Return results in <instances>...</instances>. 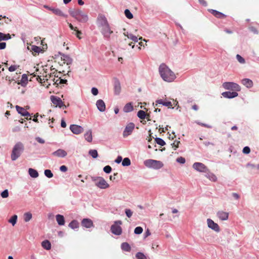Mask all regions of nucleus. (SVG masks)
Listing matches in <instances>:
<instances>
[{"label": "nucleus", "instance_id": "1", "mask_svg": "<svg viewBox=\"0 0 259 259\" xmlns=\"http://www.w3.org/2000/svg\"><path fill=\"white\" fill-rule=\"evenodd\" d=\"M159 72L162 79L166 82H172L176 78L174 72L164 63L160 65Z\"/></svg>", "mask_w": 259, "mask_h": 259}, {"label": "nucleus", "instance_id": "2", "mask_svg": "<svg viewBox=\"0 0 259 259\" xmlns=\"http://www.w3.org/2000/svg\"><path fill=\"white\" fill-rule=\"evenodd\" d=\"M24 151V145L21 142H18L14 146L11 154L12 161L17 160Z\"/></svg>", "mask_w": 259, "mask_h": 259}, {"label": "nucleus", "instance_id": "3", "mask_svg": "<svg viewBox=\"0 0 259 259\" xmlns=\"http://www.w3.org/2000/svg\"><path fill=\"white\" fill-rule=\"evenodd\" d=\"M144 164L146 167L154 169H159L163 166L161 161L151 159L145 160Z\"/></svg>", "mask_w": 259, "mask_h": 259}, {"label": "nucleus", "instance_id": "4", "mask_svg": "<svg viewBox=\"0 0 259 259\" xmlns=\"http://www.w3.org/2000/svg\"><path fill=\"white\" fill-rule=\"evenodd\" d=\"M91 179L93 182H95V185L100 189H105L109 187V185L103 177H92Z\"/></svg>", "mask_w": 259, "mask_h": 259}, {"label": "nucleus", "instance_id": "5", "mask_svg": "<svg viewBox=\"0 0 259 259\" xmlns=\"http://www.w3.org/2000/svg\"><path fill=\"white\" fill-rule=\"evenodd\" d=\"M222 87L227 90H232L236 92L241 91V87L237 83L234 82H225L223 83Z\"/></svg>", "mask_w": 259, "mask_h": 259}, {"label": "nucleus", "instance_id": "6", "mask_svg": "<svg viewBox=\"0 0 259 259\" xmlns=\"http://www.w3.org/2000/svg\"><path fill=\"white\" fill-rule=\"evenodd\" d=\"M122 224L121 221H116L114 224L111 226L110 230L112 234L115 235H120L122 233V228L120 226Z\"/></svg>", "mask_w": 259, "mask_h": 259}, {"label": "nucleus", "instance_id": "7", "mask_svg": "<svg viewBox=\"0 0 259 259\" xmlns=\"http://www.w3.org/2000/svg\"><path fill=\"white\" fill-rule=\"evenodd\" d=\"M192 167L194 169L199 172H207L208 171V168L201 162H195Z\"/></svg>", "mask_w": 259, "mask_h": 259}, {"label": "nucleus", "instance_id": "8", "mask_svg": "<svg viewBox=\"0 0 259 259\" xmlns=\"http://www.w3.org/2000/svg\"><path fill=\"white\" fill-rule=\"evenodd\" d=\"M102 34L103 35L105 39L109 40L110 37V34L113 33V31L111 30L109 24L102 27L101 31Z\"/></svg>", "mask_w": 259, "mask_h": 259}, {"label": "nucleus", "instance_id": "9", "mask_svg": "<svg viewBox=\"0 0 259 259\" xmlns=\"http://www.w3.org/2000/svg\"><path fill=\"white\" fill-rule=\"evenodd\" d=\"M51 100L53 104L55 105L56 106L59 107V108H61L62 107H64L65 108H66V106L64 105L62 100L60 98L58 97L51 96Z\"/></svg>", "mask_w": 259, "mask_h": 259}, {"label": "nucleus", "instance_id": "10", "mask_svg": "<svg viewBox=\"0 0 259 259\" xmlns=\"http://www.w3.org/2000/svg\"><path fill=\"white\" fill-rule=\"evenodd\" d=\"M135 128V124L133 122L128 123L125 126L123 132V137H126L130 135Z\"/></svg>", "mask_w": 259, "mask_h": 259}, {"label": "nucleus", "instance_id": "11", "mask_svg": "<svg viewBox=\"0 0 259 259\" xmlns=\"http://www.w3.org/2000/svg\"><path fill=\"white\" fill-rule=\"evenodd\" d=\"M114 92L116 95H118L121 92V84L119 79L114 77L113 78Z\"/></svg>", "mask_w": 259, "mask_h": 259}, {"label": "nucleus", "instance_id": "12", "mask_svg": "<svg viewBox=\"0 0 259 259\" xmlns=\"http://www.w3.org/2000/svg\"><path fill=\"white\" fill-rule=\"evenodd\" d=\"M207 223L208 227L216 232H219L220 229L218 224L214 222L213 220L210 219H207Z\"/></svg>", "mask_w": 259, "mask_h": 259}, {"label": "nucleus", "instance_id": "13", "mask_svg": "<svg viewBox=\"0 0 259 259\" xmlns=\"http://www.w3.org/2000/svg\"><path fill=\"white\" fill-rule=\"evenodd\" d=\"M70 131L75 135H78L83 132V128L80 125L71 124L70 126Z\"/></svg>", "mask_w": 259, "mask_h": 259}, {"label": "nucleus", "instance_id": "14", "mask_svg": "<svg viewBox=\"0 0 259 259\" xmlns=\"http://www.w3.org/2000/svg\"><path fill=\"white\" fill-rule=\"evenodd\" d=\"M97 24L99 27H103L109 24L106 17L103 15H99L97 18Z\"/></svg>", "mask_w": 259, "mask_h": 259}, {"label": "nucleus", "instance_id": "15", "mask_svg": "<svg viewBox=\"0 0 259 259\" xmlns=\"http://www.w3.org/2000/svg\"><path fill=\"white\" fill-rule=\"evenodd\" d=\"M81 225L82 227L90 229L94 227L93 222L90 219L85 218L82 220Z\"/></svg>", "mask_w": 259, "mask_h": 259}, {"label": "nucleus", "instance_id": "16", "mask_svg": "<svg viewBox=\"0 0 259 259\" xmlns=\"http://www.w3.org/2000/svg\"><path fill=\"white\" fill-rule=\"evenodd\" d=\"M222 95L225 98L233 99L238 96V94L236 91L230 92L226 91L222 93Z\"/></svg>", "mask_w": 259, "mask_h": 259}, {"label": "nucleus", "instance_id": "17", "mask_svg": "<svg viewBox=\"0 0 259 259\" xmlns=\"http://www.w3.org/2000/svg\"><path fill=\"white\" fill-rule=\"evenodd\" d=\"M52 154L58 157L64 158L67 155V153L63 149H59L53 152Z\"/></svg>", "mask_w": 259, "mask_h": 259}, {"label": "nucleus", "instance_id": "18", "mask_svg": "<svg viewBox=\"0 0 259 259\" xmlns=\"http://www.w3.org/2000/svg\"><path fill=\"white\" fill-rule=\"evenodd\" d=\"M81 12V10L80 9H70L69 10V13L72 17L76 19L77 20H78V19L79 17V15L80 14V13Z\"/></svg>", "mask_w": 259, "mask_h": 259}, {"label": "nucleus", "instance_id": "19", "mask_svg": "<svg viewBox=\"0 0 259 259\" xmlns=\"http://www.w3.org/2000/svg\"><path fill=\"white\" fill-rule=\"evenodd\" d=\"M96 106H97L98 109L100 112H103L105 111L106 105H105V103L103 100H102L101 99H99V100H97L96 102Z\"/></svg>", "mask_w": 259, "mask_h": 259}, {"label": "nucleus", "instance_id": "20", "mask_svg": "<svg viewBox=\"0 0 259 259\" xmlns=\"http://www.w3.org/2000/svg\"><path fill=\"white\" fill-rule=\"evenodd\" d=\"M16 109L19 114L22 116H28L30 115V113L27 111L24 108L18 105L16 106Z\"/></svg>", "mask_w": 259, "mask_h": 259}, {"label": "nucleus", "instance_id": "21", "mask_svg": "<svg viewBox=\"0 0 259 259\" xmlns=\"http://www.w3.org/2000/svg\"><path fill=\"white\" fill-rule=\"evenodd\" d=\"M208 11L217 18L221 19L226 17V15L218 11L209 9Z\"/></svg>", "mask_w": 259, "mask_h": 259}, {"label": "nucleus", "instance_id": "22", "mask_svg": "<svg viewBox=\"0 0 259 259\" xmlns=\"http://www.w3.org/2000/svg\"><path fill=\"white\" fill-rule=\"evenodd\" d=\"M61 55V58L62 60L64 61V63H66L67 65H70L72 62V58L68 55H65L64 54H62L59 53Z\"/></svg>", "mask_w": 259, "mask_h": 259}, {"label": "nucleus", "instance_id": "23", "mask_svg": "<svg viewBox=\"0 0 259 259\" xmlns=\"http://www.w3.org/2000/svg\"><path fill=\"white\" fill-rule=\"evenodd\" d=\"M217 217L222 221H226L228 219L229 213L223 211H219L217 213Z\"/></svg>", "mask_w": 259, "mask_h": 259}, {"label": "nucleus", "instance_id": "24", "mask_svg": "<svg viewBox=\"0 0 259 259\" xmlns=\"http://www.w3.org/2000/svg\"><path fill=\"white\" fill-rule=\"evenodd\" d=\"M241 83L247 88L250 89L253 87V81L249 78H244L241 80Z\"/></svg>", "mask_w": 259, "mask_h": 259}, {"label": "nucleus", "instance_id": "25", "mask_svg": "<svg viewBox=\"0 0 259 259\" xmlns=\"http://www.w3.org/2000/svg\"><path fill=\"white\" fill-rule=\"evenodd\" d=\"M161 104L163 106L168 107V108H174V107H171L172 104L170 101H164L162 99H159L156 101L155 105L157 106V104Z\"/></svg>", "mask_w": 259, "mask_h": 259}, {"label": "nucleus", "instance_id": "26", "mask_svg": "<svg viewBox=\"0 0 259 259\" xmlns=\"http://www.w3.org/2000/svg\"><path fill=\"white\" fill-rule=\"evenodd\" d=\"M88 19L89 18L88 15L81 11L77 21L81 23H85L88 21Z\"/></svg>", "mask_w": 259, "mask_h": 259}, {"label": "nucleus", "instance_id": "27", "mask_svg": "<svg viewBox=\"0 0 259 259\" xmlns=\"http://www.w3.org/2000/svg\"><path fill=\"white\" fill-rule=\"evenodd\" d=\"M123 34L128 38L132 40L135 42H137L138 41L139 39L140 40V39H142V37H140L139 38H138V37L136 36V35H134V34H132L131 33H128V32H127L126 33L124 32Z\"/></svg>", "mask_w": 259, "mask_h": 259}, {"label": "nucleus", "instance_id": "28", "mask_svg": "<svg viewBox=\"0 0 259 259\" xmlns=\"http://www.w3.org/2000/svg\"><path fill=\"white\" fill-rule=\"evenodd\" d=\"M56 221L57 222V223L60 226H63L65 224V221L64 217L62 214H57L56 215Z\"/></svg>", "mask_w": 259, "mask_h": 259}, {"label": "nucleus", "instance_id": "29", "mask_svg": "<svg viewBox=\"0 0 259 259\" xmlns=\"http://www.w3.org/2000/svg\"><path fill=\"white\" fill-rule=\"evenodd\" d=\"M84 138L88 142H91L93 140L92 132L91 130H88L84 135Z\"/></svg>", "mask_w": 259, "mask_h": 259}, {"label": "nucleus", "instance_id": "30", "mask_svg": "<svg viewBox=\"0 0 259 259\" xmlns=\"http://www.w3.org/2000/svg\"><path fill=\"white\" fill-rule=\"evenodd\" d=\"M137 116L141 119H144L145 118L147 119L148 120H149V115H147L145 112L143 110H139L137 113Z\"/></svg>", "mask_w": 259, "mask_h": 259}, {"label": "nucleus", "instance_id": "31", "mask_svg": "<svg viewBox=\"0 0 259 259\" xmlns=\"http://www.w3.org/2000/svg\"><path fill=\"white\" fill-rule=\"evenodd\" d=\"M133 106L131 102L128 103L124 106L123 111L125 113H128L133 110Z\"/></svg>", "mask_w": 259, "mask_h": 259}, {"label": "nucleus", "instance_id": "32", "mask_svg": "<svg viewBox=\"0 0 259 259\" xmlns=\"http://www.w3.org/2000/svg\"><path fill=\"white\" fill-rule=\"evenodd\" d=\"M28 173L30 176L32 178H36L38 177V172L35 169L29 168L28 169Z\"/></svg>", "mask_w": 259, "mask_h": 259}, {"label": "nucleus", "instance_id": "33", "mask_svg": "<svg viewBox=\"0 0 259 259\" xmlns=\"http://www.w3.org/2000/svg\"><path fill=\"white\" fill-rule=\"evenodd\" d=\"M41 246L44 249L47 250H50L51 248V243L48 240L43 241L41 242Z\"/></svg>", "mask_w": 259, "mask_h": 259}, {"label": "nucleus", "instance_id": "34", "mask_svg": "<svg viewBox=\"0 0 259 259\" xmlns=\"http://www.w3.org/2000/svg\"><path fill=\"white\" fill-rule=\"evenodd\" d=\"M121 248L122 250L125 251H130L131 247L130 244L127 242H123L121 244Z\"/></svg>", "mask_w": 259, "mask_h": 259}, {"label": "nucleus", "instance_id": "35", "mask_svg": "<svg viewBox=\"0 0 259 259\" xmlns=\"http://www.w3.org/2000/svg\"><path fill=\"white\" fill-rule=\"evenodd\" d=\"M53 13L58 16H62L64 17H67V15L64 14L61 10L58 8H54V10H53Z\"/></svg>", "mask_w": 259, "mask_h": 259}, {"label": "nucleus", "instance_id": "36", "mask_svg": "<svg viewBox=\"0 0 259 259\" xmlns=\"http://www.w3.org/2000/svg\"><path fill=\"white\" fill-rule=\"evenodd\" d=\"M68 226L72 229H75L79 227V223L74 220L69 223Z\"/></svg>", "mask_w": 259, "mask_h": 259}, {"label": "nucleus", "instance_id": "37", "mask_svg": "<svg viewBox=\"0 0 259 259\" xmlns=\"http://www.w3.org/2000/svg\"><path fill=\"white\" fill-rule=\"evenodd\" d=\"M206 173L207 174L205 176L210 180L213 182H215L217 181V178L213 174L210 172L209 171Z\"/></svg>", "mask_w": 259, "mask_h": 259}, {"label": "nucleus", "instance_id": "38", "mask_svg": "<svg viewBox=\"0 0 259 259\" xmlns=\"http://www.w3.org/2000/svg\"><path fill=\"white\" fill-rule=\"evenodd\" d=\"M18 217L16 214H14L9 220V222L11 223L12 226H15L17 223Z\"/></svg>", "mask_w": 259, "mask_h": 259}, {"label": "nucleus", "instance_id": "39", "mask_svg": "<svg viewBox=\"0 0 259 259\" xmlns=\"http://www.w3.org/2000/svg\"><path fill=\"white\" fill-rule=\"evenodd\" d=\"M89 154L93 158H96L98 156V151L96 149H91L89 151Z\"/></svg>", "mask_w": 259, "mask_h": 259}, {"label": "nucleus", "instance_id": "40", "mask_svg": "<svg viewBox=\"0 0 259 259\" xmlns=\"http://www.w3.org/2000/svg\"><path fill=\"white\" fill-rule=\"evenodd\" d=\"M32 219V214L30 212H25L24 214V221L25 222H29Z\"/></svg>", "mask_w": 259, "mask_h": 259}, {"label": "nucleus", "instance_id": "41", "mask_svg": "<svg viewBox=\"0 0 259 259\" xmlns=\"http://www.w3.org/2000/svg\"><path fill=\"white\" fill-rule=\"evenodd\" d=\"M131 164V160L129 158H124L122 161V165L123 166H128Z\"/></svg>", "mask_w": 259, "mask_h": 259}, {"label": "nucleus", "instance_id": "42", "mask_svg": "<svg viewBox=\"0 0 259 259\" xmlns=\"http://www.w3.org/2000/svg\"><path fill=\"white\" fill-rule=\"evenodd\" d=\"M246 167H250L252 169H256L257 170H258V171L256 172H254V173H259V164L255 165L251 163H248L246 164Z\"/></svg>", "mask_w": 259, "mask_h": 259}, {"label": "nucleus", "instance_id": "43", "mask_svg": "<svg viewBox=\"0 0 259 259\" xmlns=\"http://www.w3.org/2000/svg\"><path fill=\"white\" fill-rule=\"evenodd\" d=\"M155 142L161 146H163L166 144L165 141L160 138H156L155 139Z\"/></svg>", "mask_w": 259, "mask_h": 259}, {"label": "nucleus", "instance_id": "44", "mask_svg": "<svg viewBox=\"0 0 259 259\" xmlns=\"http://www.w3.org/2000/svg\"><path fill=\"white\" fill-rule=\"evenodd\" d=\"M21 81L22 82V85H24L26 84L28 81V76L26 74H23L22 75Z\"/></svg>", "mask_w": 259, "mask_h": 259}, {"label": "nucleus", "instance_id": "45", "mask_svg": "<svg viewBox=\"0 0 259 259\" xmlns=\"http://www.w3.org/2000/svg\"><path fill=\"white\" fill-rule=\"evenodd\" d=\"M44 174L45 176L48 178H52L53 177V174L50 169H45Z\"/></svg>", "mask_w": 259, "mask_h": 259}, {"label": "nucleus", "instance_id": "46", "mask_svg": "<svg viewBox=\"0 0 259 259\" xmlns=\"http://www.w3.org/2000/svg\"><path fill=\"white\" fill-rule=\"evenodd\" d=\"M136 257L137 259H146V255L141 252H138L136 254Z\"/></svg>", "mask_w": 259, "mask_h": 259}, {"label": "nucleus", "instance_id": "47", "mask_svg": "<svg viewBox=\"0 0 259 259\" xmlns=\"http://www.w3.org/2000/svg\"><path fill=\"white\" fill-rule=\"evenodd\" d=\"M143 231V229L141 227H137L134 230V233L137 235H140L142 234Z\"/></svg>", "mask_w": 259, "mask_h": 259}, {"label": "nucleus", "instance_id": "48", "mask_svg": "<svg viewBox=\"0 0 259 259\" xmlns=\"http://www.w3.org/2000/svg\"><path fill=\"white\" fill-rule=\"evenodd\" d=\"M124 14L128 19H132L133 18V15L128 9L124 10Z\"/></svg>", "mask_w": 259, "mask_h": 259}, {"label": "nucleus", "instance_id": "49", "mask_svg": "<svg viewBox=\"0 0 259 259\" xmlns=\"http://www.w3.org/2000/svg\"><path fill=\"white\" fill-rule=\"evenodd\" d=\"M31 49L33 52L37 53H40L41 51V49L39 47L35 45L31 46Z\"/></svg>", "mask_w": 259, "mask_h": 259}, {"label": "nucleus", "instance_id": "50", "mask_svg": "<svg viewBox=\"0 0 259 259\" xmlns=\"http://www.w3.org/2000/svg\"><path fill=\"white\" fill-rule=\"evenodd\" d=\"M1 196L3 198H6L9 196V191L8 189H5L1 193Z\"/></svg>", "mask_w": 259, "mask_h": 259}, {"label": "nucleus", "instance_id": "51", "mask_svg": "<svg viewBox=\"0 0 259 259\" xmlns=\"http://www.w3.org/2000/svg\"><path fill=\"white\" fill-rule=\"evenodd\" d=\"M236 59L237 61L241 64H244L245 63V59L239 54L236 55Z\"/></svg>", "mask_w": 259, "mask_h": 259}, {"label": "nucleus", "instance_id": "52", "mask_svg": "<svg viewBox=\"0 0 259 259\" xmlns=\"http://www.w3.org/2000/svg\"><path fill=\"white\" fill-rule=\"evenodd\" d=\"M111 170L112 168L110 165H106L103 168V171L106 174H110Z\"/></svg>", "mask_w": 259, "mask_h": 259}, {"label": "nucleus", "instance_id": "53", "mask_svg": "<svg viewBox=\"0 0 259 259\" xmlns=\"http://www.w3.org/2000/svg\"><path fill=\"white\" fill-rule=\"evenodd\" d=\"M125 213L126 217L128 218H130L133 214V211L128 208H126L125 209Z\"/></svg>", "mask_w": 259, "mask_h": 259}, {"label": "nucleus", "instance_id": "54", "mask_svg": "<svg viewBox=\"0 0 259 259\" xmlns=\"http://www.w3.org/2000/svg\"><path fill=\"white\" fill-rule=\"evenodd\" d=\"M242 152L244 154H248L250 152V149L248 146H245L243 148Z\"/></svg>", "mask_w": 259, "mask_h": 259}, {"label": "nucleus", "instance_id": "55", "mask_svg": "<svg viewBox=\"0 0 259 259\" xmlns=\"http://www.w3.org/2000/svg\"><path fill=\"white\" fill-rule=\"evenodd\" d=\"M91 92H92V94L94 96L97 95L99 93L98 89L95 87H93L92 88Z\"/></svg>", "mask_w": 259, "mask_h": 259}, {"label": "nucleus", "instance_id": "56", "mask_svg": "<svg viewBox=\"0 0 259 259\" xmlns=\"http://www.w3.org/2000/svg\"><path fill=\"white\" fill-rule=\"evenodd\" d=\"M185 161H186V160H185V158H184L183 157H179L177 158V162H178V163H181V164L185 163Z\"/></svg>", "mask_w": 259, "mask_h": 259}, {"label": "nucleus", "instance_id": "57", "mask_svg": "<svg viewBox=\"0 0 259 259\" xmlns=\"http://www.w3.org/2000/svg\"><path fill=\"white\" fill-rule=\"evenodd\" d=\"M18 66L17 65H11L8 68V70L10 72H13L16 70Z\"/></svg>", "mask_w": 259, "mask_h": 259}, {"label": "nucleus", "instance_id": "58", "mask_svg": "<svg viewBox=\"0 0 259 259\" xmlns=\"http://www.w3.org/2000/svg\"><path fill=\"white\" fill-rule=\"evenodd\" d=\"M35 139L37 142L40 144H44L45 142V140L39 137H36Z\"/></svg>", "mask_w": 259, "mask_h": 259}, {"label": "nucleus", "instance_id": "59", "mask_svg": "<svg viewBox=\"0 0 259 259\" xmlns=\"http://www.w3.org/2000/svg\"><path fill=\"white\" fill-rule=\"evenodd\" d=\"M59 169H60V170L62 172H66L68 169L67 167L64 165L61 166L60 167Z\"/></svg>", "mask_w": 259, "mask_h": 259}, {"label": "nucleus", "instance_id": "60", "mask_svg": "<svg viewBox=\"0 0 259 259\" xmlns=\"http://www.w3.org/2000/svg\"><path fill=\"white\" fill-rule=\"evenodd\" d=\"M249 30L254 34H258V30L254 27H249Z\"/></svg>", "mask_w": 259, "mask_h": 259}, {"label": "nucleus", "instance_id": "61", "mask_svg": "<svg viewBox=\"0 0 259 259\" xmlns=\"http://www.w3.org/2000/svg\"><path fill=\"white\" fill-rule=\"evenodd\" d=\"M122 161V158L121 156H118L116 159L115 160V162L116 163H120Z\"/></svg>", "mask_w": 259, "mask_h": 259}, {"label": "nucleus", "instance_id": "62", "mask_svg": "<svg viewBox=\"0 0 259 259\" xmlns=\"http://www.w3.org/2000/svg\"><path fill=\"white\" fill-rule=\"evenodd\" d=\"M6 47V43L5 42H0V50L5 49Z\"/></svg>", "mask_w": 259, "mask_h": 259}, {"label": "nucleus", "instance_id": "63", "mask_svg": "<svg viewBox=\"0 0 259 259\" xmlns=\"http://www.w3.org/2000/svg\"><path fill=\"white\" fill-rule=\"evenodd\" d=\"M199 3L204 7H206L207 4L205 0H198Z\"/></svg>", "mask_w": 259, "mask_h": 259}, {"label": "nucleus", "instance_id": "64", "mask_svg": "<svg viewBox=\"0 0 259 259\" xmlns=\"http://www.w3.org/2000/svg\"><path fill=\"white\" fill-rule=\"evenodd\" d=\"M67 80L66 79H61L60 78L59 83L60 84H67Z\"/></svg>", "mask_w": 259, "mask_h": 259}]
</instances>
